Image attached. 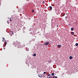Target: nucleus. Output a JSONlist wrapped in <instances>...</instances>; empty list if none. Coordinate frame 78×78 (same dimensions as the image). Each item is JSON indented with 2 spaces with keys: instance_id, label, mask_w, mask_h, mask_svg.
I'll return each instance as SVG.
<instances>
[{
  "instance_id": "6",
  "label": "nucleus",
  "mask_w": 78,
  "mask_h": 78,
  "mask_svg": "<svg viewBox=\"0 0 78 78\" xmlns=\"http://www.w3.org/2000/svg\"><path fill=\"white\" fill-rule=\"evenodd\" d=\"M54 75H55V73H52L51 74V75H52V76H53Z\"/></svg>"
},
{
  "instance_id": "21",
  "label": "nucleus",
  "mask_w": 78,
  "mask_h": 78,
  "mask_svg": "<svg viewBox=\"0 0 78 78\" xmlns=\"http://www.w3.org/2000/svg\"><path fill=\"white\" fill-rule=\"evenodd\" d=\"M9 20H10V21H11V19L10 18L9 19Z\"/></svg>"
},
{
  "instance_id": "24",
  "label": "nucleus",
  "mask_w": 78,
  "mask_h": 78,
  "mask_svg": "<svg viewBox=\"0 0 78 78\" xmlns=\"http://www.w3.org/2000/svg\"><path fill=\"white\" fill-rule=\"evenodd\" d=\"M3 40H5V39L4 37H3Z\"/></svg>"
},
{
  "instance_id": "28",
  "label": "nucleus",
  "mask_w": 78,
  "mask_h": 78,
  "mask_svg": "<svg viewBox=\"0 0 78 78\" xmlns=\"http://www.w3.org/2000/svg\"><path fill=\"white\" fill-rule=\"evenodd\" d=\"M8 23V24H9V23Z\"/></svg>"
},
{
  "instance_id": "18",
  "label": "nucleus",
  "mask_w": 78,
  "mask_h": 78,
  "mask_svg": "<svg viewBox=\"0 0 78 78\" xmlns=\"http://www.w3.org/2000/svg\"><path fill=\"white\" fill-rule=\"evenodd\" d=\"M65 19H67V16H66Z\"/></svg>"
},
{
  "instance_id": "26",
  "label": "nucleus",
  "mask_w": 78,
  "mask_h": 78,
  "mask_svg": "<svg viewBox=\"0 0 78 78\" xmlns=\"http://www.w3.org/2000/svg\"><path fill=\"white\" fill-rule=\"evenodd\" d=\"M53 78H55V76L53 77Z\"/></svg>"
},
{
  "instance_id": "12",
  "label": "nucleus",
  "mask_w": 78,
  "mask_h": 78,
  "mask_svg": "<svg viewBox=\"0 0 78 78\" xmlns=\"http://www.w3.org/2000/svg\"><path fill=\"white\" fill-rule=\"evenodd\" d=\"M76 46H78V43H76V44H75Z\"/></svg>"
},
{
  "instance_id": "16",
  "label": "nucleus",
  "mask_w": 78,
  "mask_h": 78,
  "mask_svg": "<svg viewBox=\"0 0 78 78\" xmlns=\"http://www.w3.org/2000/svg\"><path fill=\"white\" fill-rule=\"evenodd\" d=\"M54 77L55 78H58V77H57L56 76H54Z\"/></svg>"
},
{
  "instance_id": "15",
  "label": "nucleus",
  "mask_w": 78,
  "mask_h": 78,
  "mask_svg": "<svg viewBox=\"0 0 78 78\" xmlns=\"http://www.w3.org/2000/svg\"><path fill=\"white\" fill-rule=\"evenodd\" d=\"M43 4H45V1H43Z\"/></svg>"
},
{
  "instance_id": "25",
  "label": "nucleus",
  "mask_w": 78,
  "mask_h": 78,
  "mask_svg": "<svg viewBox=\"0 0 78 78\" xmlns=\"http://www.w3.org/2000/svg\"><path fill=\"white\" fill-rule=\"evenodd\" d=\"M6 44H5V47H6Z\"/></svg>"
},
{
  "instance_id": "11",
  "label": "nucleus",
  "mask_w": 78,
  "mask_h": 78,
  "mask_svg": "<svg viewBox=\"0 0 78 78\" xmlns=\"http://www.w3.org/2000/svg\"><path fill=\"white\" fill-rule=\"evenodd\" d=\"M17 42L18 43V45H20V42H18V41H17Z\"/></svg>"
},
{
  "instance_id": "5",
  "label": "nucleus",
  "mask_w": 78,
  "mask_h": 78,
  "mask_svg": "<svg viewBox=\"0 0 78 78\" xmlns=\"http://www.w3.org/2000/svg\"><path fill=\"white\" fill-rule=\"evenodd\" d=\"M49 8H50V10H51V9H52V7L50 6H49Z\"/></svg>"
},
{
  "instance_id": "13",
  "label": "nucleus",
  "mask_w": 78,
  "mask_h": 78,
  "mask_svg": "<svg viewBox=\"0 0 78 78\" xmlns=\"http://www.w3.org/2000/svg\"><path fill=\"white\" fill-rule=\"evenodd\" d=\"M43 73H44V74H46V73H47V72H44Z\"/></svg>"
},
{
  "instance_id": "10",
  "label": "nucleus",
  "mask_w": 78,
  "mask_h": 78,
  "mask_svg": "<svg viewBox=\"0 0 78 78\" xmlns=\"http://www.w3.org/2000/svg\"><path fill=\"white\" fill-rule=\"evenodd\" d=\"M34 56H36V54H34Z\"/></svg>"
},
{
  "instance_id": "27",
  "label": "nucleus",
  "mask_w": 78,
  "mask_h": 78,
  "mask_svg": "<svg viewBox=\"0 0 78 78\" xmlns=\"http://www.w3.org/2000/svg\"><path fill=\"white\" fill-rule=\"evenodd\" d=\"M4 50H5V48H4Z\"/></svg>"
},
{
  "instance_id": "23",
  "label": "nucleus",
  "mask_w": 78,
  "mask_h": 78,
  "mask_svg": "<svg viewBox=\"0 0 78 78\" xmlns=\"http://www.w3.org/2000/svg\"><path fill=\"white\" fill-rule=\"evenodd\" d=\"M7 44V42H5V45H6Z\"/></svg>"
},
{
  "instance_id": "1",
  "label": "nucleus",
  "mask_w": 78,
  "mask_h": 78,
  "mask_svg": "<svg viewBox=\"0 0 78 78\" xmlns=\"http://www.w3.org/2000/svg\"><path fill=\"white\" fill-rule=\"evenodd\" d=\"M39 77H40V78H42V74H40L39 75H38Z\"/></svg>"
},
{
  "instance_id": "9",
  "label": "nucleus",
  "mask_w": 78,
  "mask_h": 78,
  "mask_svg": "<svg viewBox=\"0 0 78 78\" xmlns=\"http://www.w3.org/2000/svg\"><path fill=\"white\" fill-rule=\"evenodd\" d=\"M71 34H73V35H74V32H71Z\"/></svg>"
},
{
  "instance_id": "22",
  "label": "nucleus",
  "mask_w": 78,
  "mask_h": 78,
  "mask_svg": "<svg viewBox=\"0 0 78 78\" xmlns=\"http://www.w3.org/2000/svg\"><path fill=\"white\" fill-rule=\"evenodd\" d=\"M63 16H65V14H64L63 15H62Z\"/></svg>"
},
{
  "instance_id": "19",
  "label": "nucleus",
  "mask_w": 78,
  "mask_h": 78,
  "mask_svg": "<svg viewBox=\"0 0 78 78\" xmlns=\"http://www.w3.org/2000/svg\"><path fill=\"white\" fill-rule=\"evenodd\" d=\"M2 41H3V42H4V41H5V40H2Z\"/></svg>"
},
{
  "instance_id": "17",
  "label": "nucleus",
  "mask_w": 78,
  "mask_h": 78,
  "mask_svg": "<svg viewBox=\"0 0 78 78\" xmlns=\"http://www.w3.org/2000/svg\"><path fill=\"white\" fill-rule=\"evenodd\" d=\"M51 75L50 74H49L48 75V76H50Z\"/></svg>"
},
{
  "instance_id": "20",
  "label": "nucleus",
  "mask_w": 78,
  "mask_h": 78,
  "mask_svg": "<svg viewBox=\"0 0 78 78\" xmlns=\"http://www.w3.org/2000/svg\"><path fill=\"white\" fill-rule=\"evenodd\" d=\"M11 32H12V34H14V33H13V32L12 31Z\"/></svg>"
},
{
  "instance_id": "14",
  "label": "nucleus",
  "mask_w": 78,
  "mask_h": 78,
  "mask_svg": "<svg viewBox=\"0 0 78 78\" xmlns=\"http://www.w3.org/2000/svg\"><path fill=\"white\" fill-rule=\"evenodd\" d=\"M32 12H34V10H32Z\"/></svg>"
},
{
  "instance_id": "2",
  "label": "nucleus",
  "mask_w": 78,
  "mask_h": 78,
  "mask_svg": "<svg viewBox=\"0 0 78 78\" xmlns=\"http://www.w3.org/2000/svg\"><path fill=\"white\" fill-rule=\"evenodd\" d=\"M49 42H47L44 44V45H49Z\"/></svg>"
},
{
  "instance_id": "3",
  "label": "nucleus",
  "mask_w": 78,
  "mask_h": 78,
  "mask_svg": "<svg viewBox=\"0 0 78 78\" xmlns=\"http://www.w3.org/2000/svg\"><path fill=\"white\" fill-rule=\"evenodd\" d=\"M73 58V57H72V56H70L69 57V58L70 59H72Z\"/></svg>"
},
{
  "instance_id": "7",
  "label": "nucleus",
  "mask_w": 78,
  "mask_h": 78,
  "mask_svg": "<svg viewBox=\"0 0 78 78\" xmlns=\"http://www.w3.org/2000/svg\"><path fill=\"white\" fill-rule=\"evenodd\" d=\"M57 46L58 47H61V45H58Z\"/></svg>"
},
{
  "instance_id": "8",
  "label": "nucleus",
  "mask_w": 78,
  "mask_h": 78,
  "mask_svg": "<svg viewBox=\"0 0 78 78\" xmlns=\"http://www.w3.org/2000/svg\"><path fill=\"white\" fill-rule=\"evenodd\" d=\"M71 30L72 31H73V28L72 27L71 28Z\"/></svg>"
},
{
  "instance_id": "4",
  "label": "nucleus",
  "mask_w": 78,
  "mask_h": 78,
  "mask_svg": "<svg viewBox=\"0 0 78 78\" xmlns=\"http://www.w3.org/2000/svg\"><path fill=\"white\" fill-rule=\"evenodd\" d=\"M26 51H29V49L28 48H26Z\"/></svg>"
}]
</instances>
